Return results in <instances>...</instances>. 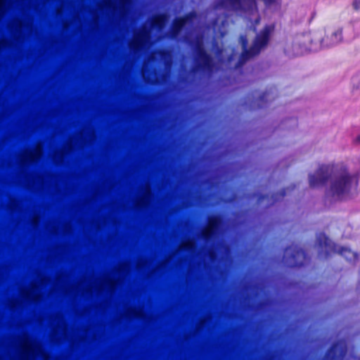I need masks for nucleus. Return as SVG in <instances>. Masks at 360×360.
Instances as JSON below:
<instances>
[{"label": "nucleus", "mask_w": 360, "mask_h": 360, "mask_svg": "<svg viewBox=\"0 0 360 360\" xmlns=\"http://www.w3.org/2000/svg\"><path fill=\"white\" fill-rule=\"evenodd\" d=\"M196 18V13L194 11L186 13L183 17L178 18L185 26L187 23H191Z\"/></svg>", "instance_id": "16"}, {"label": "nucleus", "mask_w": 360, "mask_h": 360, "mask_svg": "<svg viewBox=\"0 0 360 360\" xmlns=\"http://www.w3.org/2000/svg\"><path fill=\"white\" fill-rule=\"evenodd\" d=\"M274 27L265 26L255 37L252 44L248 48V40L245 34L240 35L238 42L241 46L242 52L238 54L236 50L231 46L222 47L214 40L212 42V57L207 52L204 46L203 36L198 34L188 41L193 51V57L197 66L195 68H214V60L218 63L231 68L232 63L236 62L233 68H243L250 60L257 56L264 49L269 41L271 33Z\"/></svg>", "instance_id": "1"}, {"label": "nucleus", "mask_w": 360, "mask_h": 360, "mask_svg": "<svg viewBox=\"0 0 360 360\" xmlns=\"http://www.w3.org/2000/svg\"><path fill=\"white\" fill-rule=\"evenodd\" d=\"M307 39L302 36V34H297L291 41L286 43L284 47L285 54L290 58L304 54L308 51L307 44H305V41Z\"/></svg>", "instance_id": "5"}, {"label": "nucleus", "mask_w": 360, "mask_h": 360, "mask_svg": "<svg viewBox=\"0 0 360 360\" xmlns=\"http://www.w3.org/2000/svg\"><path fill=\"white\" fill-rule=\"evenodd\" d=\"M69 26V22L65 20L63 22V28H67Z\"/></svg>", "instance_id": "23"}, {"label": "nucleus", "mask_w": 360, "mask_h": 360, "mask_svg": "<svg viewBox=\"0 0 360 360\" xmlns=\"http://www.w3.org/2000/svg\"><path fill=\"white\" fill-rule=\"evenodd\" d=\"M352 6L356 11L360 10V0H354Z\"/></svg>", "instance_id": "21"}, {"label": "nucleus", "mask_w": 360, "mask_h": 360, "mask_svg": "<svg viewBox=\"0 0 360 360\" xmlns=\"http://www.w3.org/2000/svg\"><path fill=\"white\" fill-rule=\"evenodd\" d=\"M338 252L343 255L348 260H352L356 257L355 253L346 248H341V250H338Z\"/></svg>", "instance_id": "17"}, {"label": "nucleus", "mask_w": 360, "mask_h": 360, "mask_svg": "<svg viewBox=\"0 0 360 360\" xmlns=\"http://www.w3.org/2000/svg\"><path fill=\"white\" fill-rule=\"evenodd\" d=\"M7 0H4V1L0 4V18L4 16L7 10H8Z\"/></svg>", "instance_id": "19"}, {"label": "nucleus", "mask_w": 360, "mask_h": 360, "mask_svg": "<svg viewBox=\"0 0 360 360\" xmlns=\"http://www.w3.org/2000/svg\"><path fill=\"white\" fill-rule=\"evenodd\" d=\"M179 68H186V65H181Z\"/></svg>", "instance_id": "25"}, {"label": "nucleus", "mask_w": 360, "mask_h": 360, "mask_svg": "<svg viewBox=\"0 0 360 360\" xmlns=\"http://www.w3.org/2000/svg\"><path fill=\"white\" fill-rule=\"evenodd\" d=\"M27 349H30V345H27Z\"/></svg>", "instance_id": "26"}, {"label": "nucleus", "mask_w": 360, "mask_h": 360, "mask_svg": "<svg viewBox=\"0 0 360 360\" xmlns=\"http://www.w3.org/2000/svg\"><path fill=\"white\" fill-rule=\"evenodd\" d=\"M302 36L307 38L305 44H307L308 51H318L324 46L323 36L319 32L303 33Z\"/></svg>", "instance_id": "7"}, {"label": "nucleus", "mask_w": 360, "mask_h": 360, "mask_svg": "<svg viewBox=\"0 0 360 360\" xmlns=\"http://www.w3.org/2000/svg\"><path fill=\"white\" fill-rule=\"evenodd\" d=\"M151 45V30L145 25L134 31L133 37L128 43L129 49L134 54L147 51Z\"/></svg>", "instance_id": "3"}, {"label": "nucleus", "mask_w": 360, "mask_h": 360, "mask_svg": "<svg viewBox=\"0 0 360 360\" xmlns=\"http://www.w3.org/2000/svg\"><path fill=\"white\" fill-rule=\"evenodd\" d=\"M194 246V243L192 240H188L184 243L181 247V249H191Z\"/></svg>", "instance_id": "20"}, {"label": "nucleus", "mask_w": 360, "mask_h": 360, "mask_svg": "<svg viewBox=\"0 0 360 360\" xmlns=\"http://www.w3.org/2000/svg\"><path fill=\"white\" fill-rule=\"evenodd\" d=\"M117 5H113L110 1H105V6L108 8L116 11L120 18H126L130 10L132 0H117Z\"/></svg>", "instance_id": "9"}, {"label": "nucleus", "mask_w": 360, "mask_h": 360, "mask_svg": "<svg viewBox=\"0 0 360 360\" xmlns=\"http://www.w3.org/2000/svg\"><path fill=\"white\" fill-rule=\"evenodd\" d=\"M0 68H9V67L7 65H0ZM11 68H15V67L11 66ZM21 68H40V67L34 66V65H27V66H22ZM56 68H69V67L63 65L56 66ZM72 68H79V66H73ZM91 68H110V67L109 66H92ZM120 68H125V65L121 66Z\"/></svg>", "instance_id": "18"}, {"label": "nucleus", "mask_w": 360, "mask_h": 360, "mask_svg": "<svg viewBox=\"0 0 360 360\" xmlns=\"http://www.w3.org/2000/svg\"><path fill=\"white\" fill-rule=\"evenodd\" d=\"M169 16L167 13H160L153 17L150 21V27L159 30H162L167 24Z\"/></svg>", "instance_id": "10"}, {"label": "nucleus", "mask_w": 360, "mask_h": 360, "mask_svg": "<svg viewBox=\"0 0 360 360\" xmlns=\"http://www.w3.org/2000/svg\"><path fill=\"white\" fill-rule=\"evenodd\" d=\"M157 54L160 56V58L165 60H169L168 62L165 63L164 68H172L171 63L172 54L169 51L166 49H160L157 51Z\"/></svg>", "instance_id": "15"}, {"label": "nucleus", "mask_w": 360, "mask_h": 360, "mask_svg": "<svg viewBox=\"0 0 360 360\" xmlns=\"http://www.w3.org/2000/svg\"><path fill=\"white\" fill-rule=\"evenodd\" d=\"M219 224V219L217 217L210 219L208 226L203 231L202 235L205 238L209 237Z\"/></svg>", "instance_id": "13"}, {"label": "nucleus", "mask_w": 360, "mask_h": 360, "mask_svg": "<svg viewBox=\"0 0 360 360\" xmlns=\"http://www.w3.org/2000/svg\"><path fill=\"white\" fill-rule=\"evenodd\" d=\"M184 25L181 22V20L176 18L173 20L171 30L169 32V36L172 39H176L179 34L181 33V30H183Z\"/></svg>", "instance_id": "12"}, {"label": "nucleus", "mask_w": 360, "mask_h": 360, "mask_svg": "<svg viewBox=\"0 0 360 360\" xmlns=\"http://www.w3.org/2000/svg\"><path fill=\"white\" fill-rule=\"evenodd\" d=\"M330 181L329 194L336 198H341L355 190L357 177L346 169L338 170L333 164L323 165L309 175V184L311 187L321 186L333 176Z\"/></svg>", "instance_id": "2"}, {"label": "nucleus", "mask_w": 360, "mask_h": 360, "mask_svg": "<svg viewBox=\"0 0 360 360\" xmlns=\"http://www.w3.org/2000/svg\"><path fill=\"white\" fill-rule=\"evenodd\" d=\"M257 8L256 0H217L213 8L231 11L251 12Z\"/></svg>", "instance_id": "4"}, {"label": "nucleus", "mask_w": 360, "mask_h": 360, "mask_svg": "<svg viewBox=\"0 0 360 360\" xmlns=\"http://www.w3.org/2000/svg\"><path fill=\"white\" fill-rule=\"evenodd\" d=\"M8 28L13 39L16 41H20L23 38L22 28L31 30L32 28V24L29 22H23L20 19H15L12 23L8 25Z\"/></svg>", "instance_id": "8"}, {"label": "nucleus", "mask_w": 360, "mask_h": 360, "mask_svg": "<svg viewBox=\"0 0 360 360\" xmlns=\"http://www.w3.org/2000/svg\"><path fill=\"white\" fill-rule=\"evenodd\" d=\"M42 148L38 144L34 150L27 151L23 157L25 162H33L37 160L41 155Z\"/></svg>", "instance_id": "11"}, {"label": "nucleus", "mask_w": 360, "mask_h": 360, "mask_svg": "<svg viewBox=\"0 0 360 360\" xmlns=\"http://www.w3.org/2000/svg\"><path fill=\"white\" fill-rule=\"evenodd\" d=\"M139 68H148V66L146 64H143L141 66H140Z\"/></svg>", "instance_id": "24"}, {"label": "nucleus", "mask_w": 360, "mask_h": 360, "mask_svg": "<svg viewBox=\"0 0 360 360\" xmlns=\"http://www.w3.org/2000/svg\"><path fill=\"white\" fill-rule=\"evenodd\" d=\"M343 27L342 26L328 27L323 37L324 46L326 48L336 46L343 41Z\"/></svg>", "instance_id": "6"}, {"label": "nucleus", "mask_w": 360, "mask_h": 360, "mask_svg": "<svg viewBox=\"0 0 360 360\" xmlns=\"http://www.w3.org/2000/svg\"><path fill=\"white\" fill-rule=\"evenodd\" d=\"M142 75L143 78L148 82L155 83L159 80L156 78V69H142Z\"/></svg>", "instance_id": "14"}, {"label": "nucleus", "mask_w": 360, "mask_h": 360, "mask_svg": "<svg viewBox=\"0 0 360 360\" xmlns=\"http://www.w3.org/2000/svg\"><path fill=\"white\" fill-rule=\"evenodd\" d=\"M354 142L356 144H360V134L357 135L354 139Z\"/></svg>", "instance_id": "22"}]
</instances>
